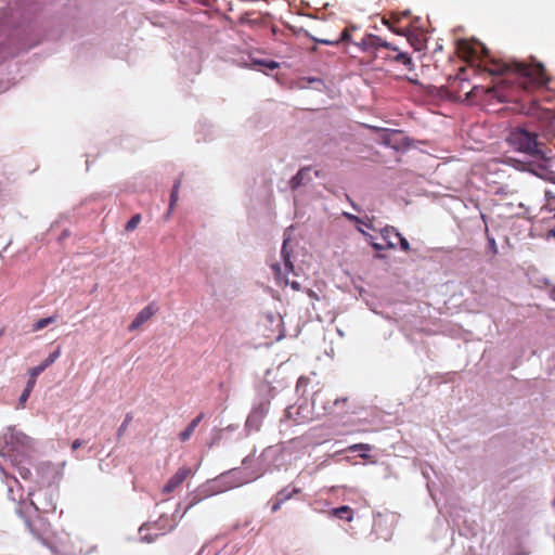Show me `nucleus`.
<instances>
[{"label": "nucleus", "instance_id": "obj_37", "mask_svg": "<svg viewBox=\"0 0 555 555\" xmlns=\"http://www.w3.org/2000/svg\"><path fill=\"white\" fill-rule=\"evenodd\" d=\"M83 444V441L80 440V439H75L72 443V450L73 451H76L77 449H79L81 446Z\"/></svg>", "mask_w": 555, "mask_h": 555}, {"label": "nucleus", "instance_id": "obj_22", "mask_svg": "<svg viewBox=\"0 0 555 555\" xmlns=\"http://www.w3.org/2000/svg\"><path fill=\"white\" fill-rule=\"evenodd\" d=\"M179 188H180V181H176L173 184L171 194H170V205H169L170 209L173 208V206L176 205V203L178 201Z\"/></svg>", "mask_w": 555, "mask_h": 555}, {"label": "nucleus", "instance_id": "obj_17", "mask_svg": "<svg viewBox=\"0 0 555 555\" xmlns=\"http://www.w3.org/2000/svg\"><path fill=\"white\" fill-rule=\"evenodd\" d=\"M506 143L515 151L520 152V129L516 127L506 139Z\"/></svg>", "mask_w": 555, "mask_h": 555}, {"label": "nucleus", "instance_id": "obj_18", "mask_svg": "<svg viewBox=\"0 0 555 555\" xmlns=\"http://www.w3.org/2000/svg\"><path fill=\"white\" fill-rule=\"evenodd\" d=\"M56 319H57L56 314L48 317V318L39 319L37 322L34 323L33 331L34 332L41 331L44 327H47L48 325L54 323L56 321Z\"/></svg>", "mask_w": 555, "mask_h": 555}, {"label": "nucleus", "instance_id": "obj_29", "mask_svg": "<svg viewBox=\"0 0 555 555\" xmlns=\"http://www.w3.org/2000/svg\"><path fill=\"white\" fill-rule=\"evenodd\" d=\"M31 391H29L28 389H24L22 395L20 396V399H18V405L21 408H24L26 401L28 400L29 396H30Z\"/></svg>", "mask_w": 555, "mask_h": 555}, {"label": "nucleus", "instance_id": "obj_11", "mask_svg": "<svg viewBox=\"0 0 555 555\" xmlns=\"http://www.w3.org/2000/svg\"><path fill=\"white\" fill-rule=\"evenodd\" d=\"M393 52H395L393 55H387V56H385V59L403 65L408 70L414 69L413 60L408 53L401 52L399 49H398V51H393Z\"/></svg>", "mask_w": 555, "mask_h": 555}, {"label": "nucleus", "instance_id": "obj_4", "mask_svg": "<svg viewBox=\"0 0 555 555\" xmlns=\"http://www.w3.org/2000/svg\"><path fill=\"white\" fill-rule=\"evenodd\" d=\"M391 21H392L391 23L387 22V21H384V23L393 33H396L398 35L405 36L409 43L414 48L415 51H422L426 48L427 39H426V35L422 30L414 29L411 27L395 28L393 24L399 23L401 21V17H399L395 14L391 16Z\"/></svg>", "mask_w": 555, "mask_h": 555}, {"label": "nucleus", "instance_id": "obj_47", "mask_svg": "<svg viewBox=\"0 0 555 555\" xmlns=\"http://www.w3.org/2000/svg\"><path fill=\"white\" fill-rule=\"evenodd\" d=\"M456 79H460L461 81H464V79H463V78H461V76H460V75H459V76H456Z\"/></svg>", "mask_w": 555, "mask_h": 555}, {"label": "nucleus", "instance_id": "obj_16", "mask_svg": "<svg viewBox=\"0 0 555 555\" xmlns=\"http://www.w3.org/2000/svg\"><path fill=\"white\" fill-rule=\"evenodd\" d=\"M328 513L331 516H335L347 521H351L353 519V509L347 505L333 508Z\"/></svg>", "mask_w": 555, "mask_h": 555}, {"label": "nucleus", "instance_id": "obj_39", "mask_svg": "<svg viewBox=\"0 0 555 555\" xmlns=\"http://www.w3.org/2000/svg\"><path fill=\"white\" fill-rule=\"evenodd\" d=\"M199 502V499L197 498H194L191 503L188 505V507L185 508V512H188L191 507H193L195 504H197Z\"/></svg>", "mask_w": 555, "mask_h": 555}, {"label": "nucleus", "instance_id": "obj_30", "mask_svg": "<svg viewBox=\"0 0 555 555\" xmlns=\"http://www.w3.org/2000/svg\"><path fill=\"white\" fill-rule=\"evenodd\" d=\"M17 472L23 479H29L31 476L30 469L25 466H17Z\"/></svg>", "mask_w": 555, "mask_h": 555}, {"label": "nucleus", "instance_id": "obj_19", "mask_svg": "<svg viewBox=\"0 0 555 555\" xmlns=\"http://www.w3.org/2000/svg\"><path fill=\"white\" fill-rule=\"evenodd\" d=\"M356 27L354 26H350V27H346L341 34L339 35V37L337 38V40H339V43L341 42H346V43H354L357 44L358 42H354L351 40V31L354 30Z\"/></svg>", "mask_w": 555, "mask_h": 555}, {"label": "nucleus", "instance_id": "obj_7", "mask_svg": "<svg viewBox=\"0 0 555 555\" xmlns=\"http://www.w3.org/2000/svg\"><path fill=\"white\" fill-rule=\"evenodd\" d=\"M357 46H359L363 51H369L371 49L377 50L378 48H385L390 51H398V47L376 35H367L363 37L361 41L357 43Z\"/></svg>", "mask_w": 555, "mask_h": 555}, {"label": "nucleus", "instance_id": "obj_38", "mask_svg": "<svg viewBox=\"0 0 555 555\" xmlns=\"http://www.w3.org/2000/svg\"><path fill=\"white\" fill-rule=\"evenodd\" d=\"M372 246H373V248H374L375 250H383V249H385V247H386L385 245L379 244V243H372Z\"/></svg>", "mask_w": 555, "mask_h": 555}, {"label": "nucleus", "instance_id": "obj_27", "mask_svg": "<svg viewBox=\"0 0 555 555\" xmlns=\"http://www.w3.org/2000/svg\"><path fill=\"white\" fill-rule=\"evenodd\" d=\"M47 367L40 363L39 365L31 367L28 371L29 377L37 379V377L46 370Z\"/></svg>", "mask_w": 555, "mask_h": 555}, {"label": "nucleus", "instance_id": "obj_45", "mask_svg": "<svg viewBox=\"0 0 555 555\" xmlns=\"http://www.w3.org/2000/svg\"><path fill=\"white\" fill-rule=\"evenodd\" d=\"M409 15H410L409 11H405V12L401 13V17H408Z\"/></svg>", "mask_w": 555, "mask_h": 555}, {"label": "nucleus", "instance_id": "obj_15", "mask_svg": "<svg viewBox=\"0 0 555 555\" xmlns=\"http://www.w3.org/2000/svg\"><path fill=\"white\" fill-rule=\"evenodd\" d=\"M306 180H310V168L305 167L301 168L291 180L289 184L292 190H296Z\"/></svg>", "mask_w": 555, "mask_h": 555}, {"label": "nucleus", "instance_id": "obj_46", "mask_svg": "<svg viewBox=\"0 0 555 555\" xmlns=\"http://www.w3.org/2000/svg\"><path fill=\"white\" fill-rule=\"evenodd\" d=\"M360 456H361L362 459H369V455H367L366 453H362Z\"/></svg>", "mask_w": 555, "mask_h": 555}, {"label": "nucleus", "instance_id": "obj_6", "mask_svg": "<svg viewBox=\"0 0 555 555\" xmlns=\"http://www.w3.org/2000/svg\"><path fill=\"white\" fill-rule=\"evenodd\" d=\"M192 475V469L189 466L180 467L166 482L163 487L162 492L164 494L172 493L177 488H179L190 476Z\"/></svg>", "mask_w": 555, "mask_h": 555}, {"label": "nucleus", "instance_id": "obj_13", "mask_svg": "<svg viewBox=\"0 0 555 555\" xmlns=\"http://www.w3.org/2000/svg\"><path fill=\"white\" fill-rule=\"evenodd\" d=\"M348 401L347 397L344 398H336L332 402H328V405H323V410L325 414H340L343 410H339L340 408L344 409Z\"/></svg>", "mask_w": 555, "mask_h": 555}, {"label": "nucleus", "instance_id": "obj_2", "mask_svg": "<svg viewBox=\"0 0 555 555\" xmlns=\"http://www.w3.org/2000/svg\"><path fill=\"white\" fill-rule=\"evenodd\" d=\"M522 92H542L547 89L551 77L544 65L530 57V62H522Z\"/></svg>", "mask_w": 555, "mask_h": 555}, {"label": "nucleus", "instance_id": "obj_20", "mask_svg": "<svg viewBox=\"0 0 555 555\" xmlns=\"http://www.w3.org/2000/svg\"><path fill=\"white\" fill-rule=\"evenodd\" d=\"M300 492V489L294 488L292 491H289L287 488L281 490L276 496L285 503L287 500H289L294 494H297Z\"/></svg>", "mask_w": 555, "mask_h": 555}, {"label": "nucleus", "instance_id": "obj_32", "mask_svg": "<svg viewBox=\"0 0 555 555\" xmlns=\"http://www.w3.org/2000/svg\"><path fill=\"white\" fill-rule=\"evenodd\" d=\"M192 435L193 434L185 428L183 431L180 433L179 438L182 442H185L192 437Z\"/></svg>", "mask_w": 555, "mask_h": 555}, {"label": "nucleus", "instance_id": "obj_33", "mask_svg": "<svg viewBox=\"0 0 555 555\" xmlns=\"http://www.w3.org/2000/svg\"><path fill=\"white\" fill-rule=\"evenodd\" d=\"M260 64H261V65H264L267 68H269V69H271V70H273V69H275V68H278V67H279V64H278L276 62H274V61H270V62H261Z\"/></svg>", "mask_w": 555, "mask_h": 555}, {"label": "nucleus", "instance_id": "obj_34", "mask_svg": "<svg viewBox=\"0 0 555 555\" xmlns=\"http://www.w3.org/2000/svg\"><path fill=\"white\" fill-rule=\"evenodd\" d=\"M283 504V502L276 496L275 498V502L273 503L272 507H271V511L273 513H276L280 508H281V505Z\"/></svg>", "mask_w": 555, "mask_h": 555}, {"label": "nucleus", "instance_id": "obj_35", "mask_svg": "<svg viewBox=\"0 0 555 555\" xmlns=\"http://www.w3.org/2000/svg\"><path fill=\"white\" fill-rule=\"evenodd\" d=\"M205 417V414L204 413H199L195 418H193L191 421V423L193 424V426L197 427L198 424L202 422V420Z\"/></svg>", "mask_w": 555, "mask_h": 555}, {"label": "nucleus", "instance_id": "obj_24", "mask_svg": "<svg viewBox=\"0 0 555 555\" xmlns=\"http://www.w3.org/2000/svg\"><path fill=\"white\" fill-rule=\"evenodd\" d=\"M61 354V350L60 348H57L55 351H53L52 353L49 354V357L47 359H44L42 361V364L46 366V367H49L51 364H53L56 359L60 357Z\"/></svg>", "mask_w": 555, "mask_h": 555}, {"label": "nucleus", "instance_id": "obj_14", "mask_svg": "<svg viewBox=\"0 0 555 555\" xmlns=\"http://www.w3.org/2000/svg\"><path fill=\"white\" fill-rule=\"evenodd\" d=\"M8 443H11V444H16V446H21V447H29L30 443H31V439L21 433V431H12L9 436V439L7 440Z\"/></svg>", "mask_w": 555, "mask_h": 555}, {"label": "nucleus", "instance_id": "obj_44", "mask_svg": "<svg viewBox=\"0 0 555 555\" xmlns=\"http://www.w3.org/2000/svg\"><path fill=\"white\" fill-rule=\"evenodd\" d=\"M292 287H293L294 289H299V283H297V282H293V283H292Z\"/></svg>", "mask_w": 555, "mask_h": 555}, {"label": "nucleus", "instance_id": "obj_43", "mask_svg": "<svg viewBox=\"0 0 555 555\" xmlns=\"http://www.w3.org/2000/svg\"><path fill=\"white\" fill-rule=\"evenodd\" d=\"M521 168H522V171H527V170H528V171H531V170L528 168L527 163H525L524 160H522Z\"/></svg>", "mask_w": 555, "mask_h": 555}, {"label": "nucleus", "instance_id": "obj_21", "mask_svg": "<svg viewBox=\"0 0 555 555\" xmlns=\"http://www.w3.org/2000/svg\"><path fill=\"white\" fill-rule=\"evenodd\" d=\"M141 221V215L137 214L130 218V220L126 223L125 230L130 232L137 229L138 224Z\"/></svg>", "mask_w": 555, "mask_h": 555}, {"label": "nucleus", "instance_id": "obj_10", "mask_svg": "<svg viewBox=\"0 0 555 555\" xmlns=\"http://www.w3.org/2000/svg\"><path fill=\"white\" fill-rule=\"evenodd\" d=\"M286 246H287V240H284V243H283V246H282V250H281V254H282V257H283V260H284V267H285L284 274L293 271V268H294L293 263L291 261L289 253L286 249ZM271 268L274 271V273H275L278 279H280L283 275L281 266L279 263L272 264Z\"/></svg>", "mask_w": 555, "mask_h": 555}, {"label": "nucleus", "instance_id": "obj_3", "mask_svg": "<svg viewBox=\"0 0 555 555\" xmlns=\"http://www.w3.org/2000/svg\"><path fill=\"white\" fill-rule=\"evenodd\" d=\"M537 96H525L522 94V114L535 118L542 126L555 118V111L539 105Z\"/></svg>", "mask_w": 555, "mask_h": 555}, {"label": "nucleus", "instance_id": "obj_25", "mask_svg": "<svg viewBox=\"0 0 555 555\" xmlns=\"http://www.w3.org/2000/svg\"><path fill=\"white\" fill-rule=\"evenodd\" d=\"M131 421H132V415L130 413H128L126 415L124 422L121 423V425L118 428V431H117L118 437H121L126 433L128 425L130 424Z\"/></svg>", "mask_w": 555, "mask_h": 555}, {"label": "nucleus", "instance_id": "obj_8", "mask_svg": "<svg viewBox=\"0 0 555 555\" xmlns=\"http://www.w3.org/2000/svg\"><path fill=\"white\" fill-rule=\"evenodd\" d=\"M157 311L158 307L155 305V302L149 304L135 315L133 321L129 324L128 330L130 332L139 330L144 323L151 320Z\"/></svg>", "mask_w": 555, "mask_h": 555}, {"label": "nucleus", "instance_id": "obj_9", "mask_svg": "<svg viewBox=\"0 0 555 555\" xmlns=\"http://www.w3.org/2000/svg\"><path fill=\"white\" fill-rule=\"evenodd\" d=\"M163 517L159 519L158 522H155L153 525H143L139 532L140 538L142 541H145L147 543L154 542L159 535L165 534L166 531L158 532V525L160 521H163Z\"/></svg>", "mask_w": 555, "mask_h": 555}, {"label": "nucleus", "instance_id": "obj_42", "mask_svg": "<svg viewBox=\"0 0 555 555\" xmlns=\"http://www.w3.org/2000/svg\"><path fill=\"white\" fill-rule=\"evenodd\" d=\"M186 429H189L192 434H194V431H195L196 427H195V426H193V424H192V423H190V424L188 425Z\"/></svg>", "mask_w": 555, "mask_h": 555}, {"label": "nucleus", "instance_id": "obj_23", "mask_svg": "<svg viewBox=\"0 0 555 555\" xmlns=\"http://www.w3.org/2000/svg\"><path fill=\"white\" fill-rule=\"evenodd\" d=\"M347 450L350 452H357V451L369 452L372 450V446H370L367 443H356V444L348 447Z\"/></svg>", "mask_w": 555, "mask_h": 555}, {"label": "nucleus", "instance_id": "obj_28", "mask_svg": "<svg viewBox=\"0 0 555 555\" xmlns=\"http://www.w3.org/2000/svg\"><path fill=\"white\" fill-rule=\"evenodd\" d=\"M400 245L401 249L403 251H410L411 247H410V243L408 242V240L405 237H403L401 234L399 235L398 240H397V246Z\"/></svg>", "mask_w": 555, "mask_h": 555}, {"label": "nucleus", "instance_id": "obj_1", "mask_svg": "<svg viewBox=\"0 0 555 555\" xmlns=\"http://www.w3.org/2000/svg\"><path fill=\"white\" fill-rule=\"evenodd\" d=\"M457 51L472 66H476L491 75L502 76L492 88L474 86L470 91L466 92V100L472 103L491 98H496L500 102L517 103L519 101L520 63L490 57L488 50L479 43L472 44L467 41H460Z\"/></svg>", "mask_w": 555, "mask_h": 555}, {"label": "nucleus", "instance_id": "obj_5", "mask_svg": "<svg viewBox=\"0 0 555 555\" xmlns=\"http://www.w3.org/2000/svg\"><path fill=\"white\" fill-rule=\"evenodd\" d=\"M522 153H528L530 155H540L542 154V150L540 149V143L537 141L538 133L535 130L529 129L526 125L522 124Z\"/></svg>", "mask_w": 555, "mask_h": 555}, {"label": "nucleus", "instance_id": "obj_36", "mask_svg": "<svg viewBox=\"0 0 555 555\" xmlns=\"http://www.w3.org/2000/svg\"><path fill=\"white\" fill-rule=\"evenodd\" d=\"M36 380H37V379L29 377V379H28V382H27V384H26L25 389H28L29 391H33V390H34V387H35V385H36Z\"/></svg>", "mask_w": 555, "mask_h": 555}, {"label": "nucleus", "instance_id": "obj_41", "mask_svg": "<svg viewBox=\"0 0 555 555\" xmlns=\"http://www.w3.org/2000/svg\"><path fill=\"white\" fill-rule=\"evenodd\" d=\"M319 397H320V395H319V393H315V395H314V397H313V399H312V404H313V406H315V405H317L318 400H319Z\"/></svg>", "mask_w": 555, "mask_h": 555}, {"label": "nucleus", "instance_id": "obj_26", "mask_svg": "<svg viewBox=\"0 0 555 555\" xmlns=\"http://www.w3.org/2000/svg\"><path fill=\"white\" fill-rule=\"evenodd\" d=\"M310 38L315 41L317 43H321V44H326V46H337L339 44V40L336 39H330V38H326V39H320V38H317V37H313V36H310Z\"/></svg>", "mask_w": 555, "mask_h": 555}, {"label": "nucleus", "instance_id": "obj_40", "mask_svg": "<svg viewBox=\"0 0 555 555\" xmlns=\"http://www.w3.org/2000/svg\"><path fill=\"white\" fill-rule=\"evenodd\" d=\"M346 217L352 221H356V222H359L360 219L357 217V216H353V215H350V214H346Z\"/></svg>", "mask_w": 555, "mask_h": 555}, {"label": "nucleus", "instance_id": "obj_12", "mask_svg": "<svg viewBox=\"0 0 555 555\" xmlns=\"http://www.w3.org/2000/svg\"><path fill=\"white\" fill-rule=\"evenodd\" d=\"M399 235H400V233L393 227H386L382 231V237L386 242V246L388 248L397 247V240H398Z\"/></svg>", "mask_w": 555, "mask_h": 555}, {"label": "nucleus", "instance_id": "obj_31", "mask_svg": "<svg viewBox=\"0 0 555 555\" xmlns=\"http://www.w3.org/2000/svg\"><path fill=\"white\" fill-rule=\"evenodd\" d=\"M488 248L492 255H495L498 253V246H496L495 240L491 236H488Z\"/></svg>", "mask_w": 555, "mask_h": 555}]
</instances>
